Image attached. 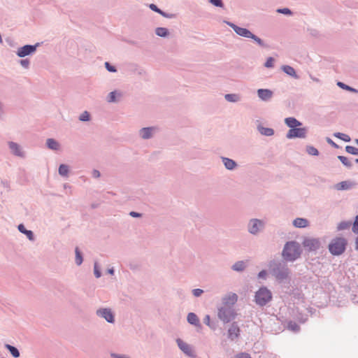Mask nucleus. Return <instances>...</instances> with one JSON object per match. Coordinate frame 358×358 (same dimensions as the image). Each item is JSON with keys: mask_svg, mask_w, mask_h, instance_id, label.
I'll use <instances>...</instances> for the list:
<instances>
[{"mask_svg": "<svg viewBox=\"0 0 358 358\" xmlns=\"http://www.w3.org/2000/svg\"><path fill=\"white\" fill-rule=\"evenodd\" d=\"M269 273L280 283L290 280L291 271L287 262L282 259H273L268 264Z\"/></svg>", "mask_w": 358, "mask_h": 358, "instance_id": "obj_1", "label": "nucleus"}, {"mask_svg": "<svg viewBox=\"0 0 358 358\" xmlns=\"http://www.w3.org/2000/svg\"><path fill=\"white\" fill-rule=\"evenodd\" d=\"M301 253L300 244L297 241H290L284 245L281 255L285 261L294 262L301 257Z\"/></svg>", "mask_w": 358, "mask_h": 358, "instance_id": "obj_2", "label": "nucleus"}, {"mask_svg": "<svg viewBox=\"0 0 358 358\" xmlns=\"http://www.w3.org/2000/svg\"><path fill=\"white\" fill-rule=\"evenodd\" d=\"M347 244L348 241L345 238L336 237L329 244V251L332 255L339 256L345 252Z\"/></svg>", "mask_w": 358, "mask_h": 358, "instance_id": "obj_3", "label": "nucleus"}, {"mask_svg": "<svg viewBox=\"0 0 358 358\" xmlns=\"http://www.w3.org/2000/svg\"><path fill=\"white\" fill-rule=\"evenodd\" d=\"M272 299V293L266 287H261L255 294V302L260 307L266 306Z\"/></svg>", "mask_w": 358, "mask_h": 358, "instance_id": "obj_4", "label": "nucleus"}, {"mask_svg": "<svg viewBox=\"0 0 358 358\" xmlns=\"http://www.w3.org/2000/svg\"><path fill=\"white\" fill-rule=\"evenodd\" d=\"M217 317L224 324H227L236 318V313L234 307L222 306L217 308Z\"/></svg>", "mask_w": 358, "mask_h": 358, "instance_id": "obj_5", "label": "nucleus"}, {"mask_svg": "<svg viewBox=\"0 0 358 358\" xmlns=\"http://www.w3.org/2000/svg\"><path fill=\"white\" fill-rule=\"evenodd\" d=\"M264 227L265 223L263 220L252 218L249 220L247 228L249 234L256 236L264 229Z\"/></svg>", "mask_w": 358, "mask_h": 358, "instance_id": "obj_6", "label": "nucleus"}, {"mask_svg": "<svg viewBox=\"0 0 358 358\" xmlns=\"http://www.w3.org/2000/svg\"><path fill=\"white\" fill-rule=\"evenodd\" d=\"M307 133L308 129L306 127H297L289 129L286 134V138L288 139L306 138Z\"/></svg>", "mask_w": 358, "mask_h": 358, "instance_id": "obj_7", "label": "nucleus"}, {"mask_svg": "<svg viewBox=\"0 0 358 358\" xmlns=\"http://www.w3.org/2000/svg\"><path fill=\"white\" fill-rule=\"evenodd\" d=\"M38 46L39 43H37L35 45H25L17 49L16 51V55L20 58L31 55L36 51V49Z\"/></svg>", "mask_w": 358, "mask_h": 358, "instance_id": "obj_8", "label": "nucleus"}, {"mask_svg": "<svg viewBox=\"0 0 358 358\" xmlns=\"http://www.w3.org/2000/svg\"><path fill=\"white\" fill-rule=\"evenodd\" d=\"M177 345L179 349L187 357L190 358H196V355L193 350V348L189 344L184 342L180 338L176 339Z\"/></svg>", "mask_w": 358, "mask_h": 358, "instance_id": "obj_9", "label": "nucleus"}, {"mask_svg": "<svg viewBox=\"0 0 358 358\" xmlns=\"http://www.w3.org/2000/svg\"><path fill=\"white\" fill-rule=\"evenodd\" d=\"M96 315L99 317L103 318L108 323L113 324L115 322V315L109 308L97 309Z\"/></svg>", "mask_w": 358, "mask_h": 358, "instance_id": "obj_10", "label": "nucleus"}, {"mask_svg": "<svg viewBox=\"0 0 358 358\" xmlns=\"http://www.w3.org/2000/svg\"><path fill=\"white\" fill-rule=\"evenodd\" d=\"M241 335V329L238 326V322H233L228 330H227V338L231 341H234L237 340Z\"/></svg>", "mask_w": 358, "mask_h": 358, "instance_id": "obj_11", "label": "nucleus"}, {"mask_svg": "<svg viewBox=\"0 0 358 358\" xmlns=\"http://www.w3.org/2000/svg\"><path fill=\"white\" fill-rule=\"evenodd\" d=\"M303 245L308 252H315L320 247V242L317 238H308L303 241Z\"/></svg>", "mask_w": 358, "mask_h": 358, "instance_id": "obj_12", "label": "nucleus"}, {"mask_svg": "<svg viewBox=\"0 0 358 358\" xmlns=\"http://www.w3.org/2000/svg\"><path fill=\"white\" fill-rule=\"evenodd\" d=\"M8 146L11 154L14 156L20 158H24L26 157L25 152L23 150L22 147L20 144L13 141H8Z\"/></svg>", "mask_w": 358, "mask_h": 358, "instance_id": "obj_13", "label": "nucleus"}, {"mask_svg": "<svg viewBox=\"0 0 358 358\" xmlns=\"http://www.w3.org/2000/svg\"><path fill=\"white\" fill-rule=\"evenodd\" d=\"M158 130L157 127H143L139 130L138 134L142 139L148 140L152 138Z\"/></svg>", "mask_w": 358, "mask_h": 358, "instance_id": "obj_14", "label": "nucleus"}, {"mask_svg": "<svg viewBox=\"0 0 358 358\" xmlns=\"http://www.w3.org/2000/svg\"><path fill=\"white\" fill-rule=\"evenodd\" d=\"M226 24L230 27L237 35L240 36L249 38L252 34L248 29L238 27L233 22H226Z\"/></svg>", "mask_w": 358, "mask_h": 358, "instance_id": "obj_15", "label": "nucleus"}, {"mask_svg": "<svg viewBox=\"0 0 358 358\" xmlns=\"http://www.w3.org/2000/svg\"><path fill=\"white\" fill-rule=\"evenodd\" d=\"M238 301V295L236 293L229 292L224 295L222 299L223 306L234 307V305Z\"/></svg>", "mask_w": 358, "mask_h": 358, "instance_id": "obj_16", "label": "nucleus"}, {"mask_svg": "<svg viewBox=\"0 0 358 358\" xmlns=\"http://www.w3.org/2000/svg\"><path fill=\"white\" fill-rule=\"evenodd\" d=\"M257 96L263 101H269L273 94V92L269 89H259L257 91Z\"/></svg>", "mask_w": 358, "mask_h": 358, "instance_id": "obj_17", "label": "nucleus"}, {"mask_svg": "<svg viewBox=\"0 0 358 358\" xmlns=\"http://www.w3.org/2000/svg\"><path fill=\"white\" fill-rule=\"evenodd\" d=\"M221 160L225 167L226 169L232 171L234 170L238 164L237 163L232 159L226 157H222Z\"/></svg>", "mask_w": 358, "mask_h": 358, "instance_id": "obj_18", "label": "nucleus"}, {"mask_svg": "<svg viewBox=\"0 0 358 358\" xmlns=\"http://www.w3.org/2000/svg\"><path fill=\"white\" fill-rule=\"evenodd\" d=\"M285 124L292 129L297 127H301L303 123L294 117H289L285 119Z\"/></svg>", "mask_w": 358, "mask_h": 358, "instance_id": "obj_19", "label": "nucleus"}, {"mask_svg": "<svg viewBox=\"0 0 358 358\" xmlns=\"http://www.w3.org/2000/svg\"><path fill=\"white\" fill-rule=\"evenodd\" d=\"M248 266L247 261H238L231 266V269L237 272H243Z\"/></svg>", "mask_w": 358, "mask_h": 358, "instance_id": "obj_20", "label": "nucleus"}, {"mask_svg": "<svg viewBox=\"0 0 358 358\" xmlns=\"http://www.w3.org/2000/svg\"><path fill=\"white\" fill-rule=\"evenodd\" d=\"M122 96V92L120 91L114 90L108 94L107 96V101L108 103H116L119 101Z\"/></svg>", "mask_w": 358, "mask_h": 358, "instance_id": "obj_21", "label": "nucleus"}, {"mask_svg": "<svg viewBox=\"0 0 358 358\" xmlns=\"http://www.w3.org/2000/svg\"><path fill=\"white\" fill-rule=\"evenodd\" d=\"M17 229L20 232H21L23 234H25L29 241H34L35 240V236L33 231L27 229L23 224H20L17 227Z\"/></svg>", "mask_w": 358, "mask_h": 358, "instance_id": "obj_22", "label": "nucleus"}, {"mask_svg": "<svg viewBox=\"0 0 358 358\" xmlns=\"http://www.w3.org/2000/svg\"><path fill=\"white\" fill-rule=\"evenodd\" d=\"M282 71L287 75L291 76L294 79H299V77L296 74L295 69L289 65H283L281 67Z\"/></svg>", "mask_w": 358, "mask_h": 358, "instance_id": "obj_23", "label": "nucleus"}, {"mask_svg": "<svg viewBox=\"0 0 358 358\" xmlns=\"http://www.w3.org/2000/svg\"><path fill=\"white\" fill-rule=\"evenodd\" d=\"M187 322L196 327H201V323L198 316L194 313H189L187 317Z\"/></svg>", "mask_w": 358, "mask_h": 358, "instance_id": "obj_24", "label": "nucleus"}, {"mask_svg": "<svg viewBox=\"0 0 358 358\" xmlns=\"http://www.w3.org/2000/svg\"><path fill=\"white\" fill-rule=\"evenodd\" d=\"M257 129L262 136H271L274 134V130L272 128L264 127L262 124L257 125Z\"/></svg>", "mask_w": 358, "mask_h": 358, "instance_id": "obj_25", "label": "nucleus"}, {"mask_svg": "<svg viewBox=\"0 0 358 358\" xmlns=\"http://www.w3.org/2000/svg\"><path fill=\"white\" fill-rule=\"evenodd\" d=\"M46 146L52 150L58 151L60 149V144L54 138H48L46 140Z\"/></svg>", "mask_w": 358, "mask_h": 358, "instance_id": "obj_26", "label": "nucleus"}, {"mask_svg": "<svg viewBox=\"0 0 358 358\" xmlns=\"http://www.w3.org/2000/svg\"><path fill=\"white\" fill-rule=\"evenodd\" d=\"M292 223L296 228H305L308 225V220L306 218L297 217L293 220Z\"/></svg>", "mask_w": 358, "mask_h": 358, "instance_id": "obj_27", "label": "nucleus"}, {"mask_svg": "<svg viewBox=\"0 0 358 358\" xmlns=\"http://www.w3.org/2000/svg\"><path fill=\"white\" fill-rule=\"evenodd\" d=\"M352 187V183L348 180L342 181L335 185L337 190H348Z\"/></svg>", "mask_w": 358, "mask_h": 358, "instance_id": "obj_28", "label": "nucleus"}, {"mask_svg": "<svg viewBox=\"0 0 358 358\" xmlns=\"http://www.w3.org/2000/svg\"><path fill=\"white\" fill-rule=\"evenodd\" d=\"M4 347L9 351V352L14 358H18L20 357V351L16 347L10 344H5Z\"/></svg>", "mask_w": 358, "mask_h": 358, "instance_id": "obj_29", "label": "nucleus"}, {"mask_svg": "<svg viewBox=\"0 0 358 358\" xmlns=\"http://www.w3.org/2000/svg\"><path fill=\"white\" fill-rule=\"evenodd\" d=\"M224 99L228 102L236 103L241 101V96L238 94H226Z\"/></svg>", "mask_w": 358, "mask_h": 358, "instance_id": "obj_30", "label": "nucleus"}, {"mask_svg": "<svg viewBox=\"0 0 358 358\" xmlns=\"http://www.w3.org/2000/svg\"><path fill=\"white\" fill-rule=\"evenodd\" d=\"M155 34L162 38H166L169 36V31L165 27H157L155 29Z\"/></svg>", "mask_w": 358, "mask_h": 358, "instance_id": "obj_31", "label": "nucleus"}, {"mask_svg": "<svg viewBox=\"0 0 358 358\" xmlns=\"http://www.w3.org/2000/svg\"><path fill=\"white\" fill-rule=\"evenodd\" d=\"M58 173L61 176L67 178L69 173V166L64 164H60L58 169Z\"/></svg>", "mask_w": 358, "mask_h": 358, "instance_id": "obj_32", "label": "nucleus"}, {"mask_svg": "<svg viewBox=\"0 0 358 358\" xmlns=\"http://www.w3.org/2000/svg\"><path fill=\"white\" fill-rule=\"evenodd\" d=\"M249 38L252 39L259 46L262 48L267 47L266 44L257 36L252 34Z\"/></svg>", "mask_w": 358, "mask_h": 358, "instance_id": "obj_33", "label": "nucleus"}, {"mask_svg": "<svg viewBox=\"0 0 358 358\" xmlns=\"http://www.w3.org/2000/svg\"><path fill=\"white\" fill-rule=\"evenodd\" d=\"M75 253H76V259H75L76 264L78 266H80L82 264L83 259L82 253L79 250L78 248H76Z\"/></svg>", "mask_w": 358, "mask_h": 358, "instance_id": "obj_34", "label": "nucleus"}, {"mask_svg": "<svg viewBox=\"0 0 358 358\" xmlns=\"http://www.w3.org/2000/svg\"><path fill=\"white\" fill-rule=\"evenodd\" d=\"M334 136H335L345 142H350L351 141V138L348 135L341 133V132L334 133Z\"/></svg>", "mask_w": 358, "mask_h": 358, "instance_id": "obj_35", "label": "nucleus"}, {"mask_svg": "<svg viewBox=\"0 0 358 358\" xmlns=\"http://www.w3.org/2000/svg\"><path fill=\"white\" fill-rule=\"evenodd\" d=\"M203 322L206 325L208 326L211 329H215L216 324L215 322H211L210 315H206L205 316V317L203 318Z\"/></svg>", "mask_w": 358, "mask_h": 358, "instance_id": "obj_36", "label": "nucleus"}, {"mask_svg": "<svg viewBox=\"0 0 358 358\" xmlns=\"http://www.w3.org/2000/svg\"><path fill=\"white\" fill-rule=\"evenodd\" d=\"M351 224L352 223L350 221H342L338 224L337 229L338 231L347 229L350 227Z\"/></svg>", "mask_w": 358, "mask_h": 358, "instance_id": "obj_37", "label": "nucleus"}, {"mask_svg": "<svg viewBox=\"0 0 358 358\" xmlns=\"http://www.w3.org/2000/svg\"><path fill=\"white\" fill-rule=\"evenodd\" d=\"M287 328L289 330L293 332H298L300 329V327L293 321H290L287 324Z\"/></svg>", "mask_w": 358, "mask_h": 358, "instance_id": "obj_38", "label": "nucleus"}, {"mask_svg": "<svg viewBox=\"0 0 358 358\" xmlns=\"http://www.w3.org/2000/svg\"><path fill=\"white\" fill-rule=\"evenodd\" d=\"M338 159L341 162V163L346 166L347 168H352V164L349 161V159L344 156H338Z\"/></svg>", "mask_w": 358, "mask_h": 358, "instance_id": "obj_39", "label": "nucleus"}, {"mask_svg": "<svg viewBox=\"0 0 358 358\" xmlns=\"http://www.w3.org/2000/svg\"><path fill=\"white\" fill-rule=\"evenodd\" d=\"M306 152L308 155L312 156H317L319 155V151L317 148L312 145H307L306 146Z\"/></svg>", "mask_w": 358, "mask_h": 358, "instance_id": "obj_40", "label": "nucleus"}, {"mask_svg": "<svg viewBox=\"0 0 358 358\" xmlns=\"http://www.w3.org/2000/svg\"><path fill=\"white\" fill-rule=\"evenodd\" d=\"M337 85L341 87V89H343V90H345L347 91H350V92H357L358 91L355 89V88H352V87L342 83V82H338L337 83Z\"/></svg>", "mask_w": 358, "mask_h": 358, "instance_id": "obj_41", "label": "nucleus"}, {"mask_svg": "<svg viewBox=\"0 0 358 358\" xmlns=\"http://www.w3.org/2000/svg\"><path fill=\"white\" fill-rule=\"evenodd\" d=\"M345 151L348 153H350L353 155H357L358 156V148L352 146V145H347L345 147Z\"/></svg>", "mask_w": 358, "mask_h": 358, "instance_id": "obj_42", "label": "nucleus"}, {"mask_svg": "<svg viewBox=\"0 0 358 358\" xmlns=\"http://www.w3.org/2000/svg\"><path fill=\"white\" fill-rule=\"evenodd\" d=\"M79 120L81 122H87L90 120V115L87 111L83 112L79 116Z\"/></svg>", "mask_w": 358, "mask_h": 358, "instance_id": "obj_43", "label": "nucleus"}, {"mask_svg": "<svg viewBox=\"0 0 358 358\" xmlns=\"http://www.w3.org/2000/svg\"><path fill=\"white\" fill-rule=\"evenodd\" d=\"M94 274L96 278H99L101 276V272L96 262L94 264Z\"/></svg>", "mask_w": 358, "mask_h": 358, "instance_id": "obj_44", "label": "nucleus"}, {"mask_svg": "<svg viewBox=\"0 0 358 358\" xmlns=\"http://www.w3.org/2000/svg\"><path fill=\"white\" fill-rule=\"evenodd\" d=\"M104 66L106 70L109 72L115 73L117 71L116 67L111 65L108 62H106Z\"/></svg>", "mask_w": 358, "mask_h": 358, "instance_id": "obj_45", "label": "nucleus"}, {"mask_svg": "<svg viewBox=\"0 0 358 358\" xmlns=\"http://www.w3.org/2000/svg\"><path fill=\"white\" fill-rule=\"evenodd\" d=\"M111 358H131L130 356L124 354H118L115 352H111L110 354Z\"/></svg>", "mask_w": 358, "mask_h": 358, "instance_id": "obj_46", "label": "nucleus"}, {"mask_svg": "<svg viewBox=\"0 0 358 358\" xmlns=\"http://www.w3.org/2000/svg\"><path fill=\"white\" fill-rule=\"evenodd\" d=\"M209 2L213 6L219 8H223L224 3L222 0H209Z\"/></svg>", "mask_w": 358, "mask_h": 358, "instance_id": "obj_47", "label": "nucleus"}, {"mask_svg": "<svg viewBox=\"0 0 358 358\" xmlns=\"http://www.w3.org/2000/svg\"><path fill=\"white\" fill-rule=\"evenodd\" d=\"M277 13L288 15H290L292 13L291 10L288 8H278L277 10Z\"/></svg>", "mask_w": 358, "mask_h": 358, "instance_id": "obj_48", "label": "nucleus"}, {"mask_svg": "<svg viewBox=\"0 0 358 358\" xmlns=\"http://www.w3.org/2000/svg\"><path fill=\"white\" fill-rule=\"evenodd\" d=\"M274 59L271 57L267 58L264 66L266 68H272L273 66Z\"/></svg>", "mask_w": 358, "mask_h": 358, "instance_id": "obj_49", "label": "nucleus"}, {"mask_svg": "<svg viewBox=\"0 0 358 358\" xmlns=\"http://www.w3.org/2000/svg\"><path fill=\"white\" fill-rule=\"evenodd\" d=\"M20 64L23 68L28 69L29 66V60L27 59H21L20 61Z\"/></svg>", "mask_w": 358, "mask_h": 358, "instance_id": "obj_50", "label": "nucleus"}, {"mask_svg": "<svg viewBox=\"0 0 358 358\" xmlns=\"http://www.w3.org/2000/svg\"><path fill=\"white\" fill-rule=\"evenodd\" d=\"M203 293V290L199 288L192 289V294L194 296L199 297Z\"/></svg>", "mask_w": 358, "mask_h": 358, "instance_id": "obj_51", "label": "nucleus"}, {"mask_svg": "<svg viewBox=\"0 0 358 358\" xmlns=\"http://www.w3.org/2000/svg\"><path fill=\"white\" fill-rule=\"evenodd\" d=\"M5 116V110L3 107V103L0 101V120L3 119Z\"/></svg>", "mask_w": 358, "mask_h": 358, "instance_id": "obj_52", "label": "nucleus"}, {"mask_svg": "<svg viewBox=\"0 0 358 358\" xmlns=\"http://www.w3.org/2000/svg\"><path fill=\"white\" fill-rule=\"evenodd\" d=\"M149 8L152 10L157 13H159V12L162 10L160 8H159L155 4L150 3L149 5Z\"/></svg>", "mask_w": 358, "mask_h": 358, "instance_id": "obj_53", "label": "nucleus"}, {"mask_svg": "<svg viewBox=\"0 0 358 358\" xmlns=\"http://www.w3.org/2000/svg\"><path fill=\"white\" fill-rule=\"evenodd\" d=\"M266 275H267V272L266 270H262L261 271L259 272V273L257 275L258 278H262V279H266Z\"/></svg>", "mask_w": 358, "mask_h": 358, "instance_id": "obj_54", "label": "nucleus"}, {"mask_svg": "<svg viewBox=\"0 0 358 358\" xmlns=\"http://www.w3.org/2000/svg\"><path fill=\"white\" fill-rule=\"evenodd\" d=\"M236 358H251L248 353L241 352L236 355Z\"/></svg>", "mask_w": 358, "mask_h": 358, "instance_id": "obj_55", "label": "nucleus"}, {"mask_svg": "<svg viewBox=\"0 0 358 358\" xmlns=\"http://www.w3.org/2000/svg\"><path fill=\"white\" fill-rule=\"evenodd\" d=\"M352 231H353L355 234H358V221H357V220H355V222H354V223H353V226H352Z\"/></svg>", "mask_w": 358, "mask_h": 358, "instance_id": "obj_56", "label": "nucleus"}, {"mask_svg": "<svg viewBox=\"0 0 358 358\" xmlns=\"http://www.w3.org/2000/svg\"><path fill=\"white\" fill-rule=\"evenodd\" d=\"M92 176L95 178H99L101 176V173L99 170L94 169L92 172Z\"/></svg>", "mask_w": 358, "mask_h": 358, "instance_id": "obj_57", "label": "nucleus"}, {"mask_svg": "<svg viewBox=\"0 0 358 358\" xmlns=\"http://www.w3.org/2000/svg\"><path fill=\"white\" fill-rule=\"evenodd\" d=\"M327 142L335 148H338V145L334 142L330 138H327Z\"/></svg>", "mask_w": 358, "mask_h": 358, "instance_id": "obj_58", "label": "nucleus"}, {"mask_svg": "<svg viewBox=\"0 0 358 358\" xmlns=\"http://www.w3.org/2000/svg\"><path fill=\"white\" fill-rule=\"evenodd\" d=\"M159 14L166 18H171L173 17V14L167 13L163 11L162 10L159 12Z\"/></svg>", "mask_w": 358, "mask_h": 358, "instance_id": "obj_59", "label": "nucleus"}, {"mask_svg": "<svg viewBox=\"0 0 358 358\" xmlns=\"http://www.w3.org/2000/svg\"><path fill=\"white\" fill-rule=\"evenodd\" d=\"M159 14L166 18H171L173 17V14L167 13L163 11L162 10L159 12Z\"/></svg>", "mask_w": 358, "mask_h": 358, "instance_id": "obj_60", "label": "nucleus"}, {"mask_svg": "<svg viewBox=\"0 0 358 358\" xmlns=\"http://www.w3.org/2000/svg\"><path fill=\"white\" fill-rule=\"evenodd\" d=\"M129 215L133 217H141L142 215L139 213L135 212V211H131L129 213Z\"/></svg>", "mask_w": 358, "mask_h": 358, "instance_id": "obj_61", "label": "nucleus"}, {"mask_svg": "<svg viewBox=\"0 0 358 358\" xmlns=\"http://www.w3.org/2000/svg\"><path fill=\"white\" fill-rule=\"evenodd\" d=\"M352 301L354 303L358 304V295L357 294H353L352 296Z\"/></svg>", "mask_w": 358, "mask_h": 358, "instance_id": "obj_62", "label": "nucleus"}, {"mask_svg": "<svg viewBox=\"0 0 358 358\" xmlns=\"http://www.w3.org/2000/svg\"><path fill=\"white\" fill-rule=\"evenodd\" d=\"M114 272H115V270H114V268L112 267V268H110L107 270V273L108 274H110V275H113L114 274Z\"/></svg>", "mask_w": 358, "mask_h": 358, "instance_id": "obj_63", "label": "nucleus"}, {"mask_svg": "<svg viewBox=\"0 0 358 358\" xmlns=\"http://www.w3.org/2000/svg\"><path fill=\"white\" fill-rule=\"evenodd\" d=\"M355 250H358V236L356 238L355 240Z\"/></svg>", "mask_w": 358, "mask_h": 358, "instance_id": "obj_64", "label": "nucleus"}]
</instances>
